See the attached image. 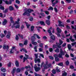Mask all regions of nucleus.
Masks as SVG:
<instances>
[{"instance_id": "obj_1", "label": "nucleus", "mask_w": 76, "mask_h": 76, "mask_svg": "<svg viewBox=\"0 0 76 76\" xmlns=\"http://www.w3.org/2000/svg\"><path fill=\"white\" fill-rule=\"evenodd\" d=\"M60 53L59 54L58 56L57 55H54V57H55V58H58V57H59V58H61L62 59L63 58V57L62 56H64L65 55V53H66V52H63L62 50V49H60Z\"/></svg>"}, {"instance_id": "obj_2", "label": "nucleus", "mask_w": 76, "mask_h": 76, "mask_svg": "<svg viewBox=\"0 0 76 76\" xmlns=\"http://www.w3.org/2000/svg\"><path fill=\"white\" fill-rule=\"evenodd\" d=\"M41 67L42 69H43V67L44 69H48L47 62L46 64H44V62H42L41 64Z\"/></svg>"}, {"instance_id": "obj_3", "label": "nucleus", "mask_w": 76, "mask_h": 76, "mask_svg": "<svg viewBox=\"0 0 76 76\" xmlns=\"http://www.w3.org/2000/svg\"><path fill=\"white\" fill-rule=\"evenodd\" d=\"M34 55L35 56L36 58L35 59L34 61H35V63H37V61L38 63H40V59L38 58V54H34Z\"/></svg>"}, {"instance_id": "obj_4", "label": "nucleus", "mask_w": 76, "mask_h": 76, "mask_svg": "<svg viewBox=\"0 0 76 76\" xmlns=\"http://www.w3.org/2000/svg\"><path fill=\"white\" fill-rule=\"evenodd\" d=\"M34 69L36 72H39L41 70V68L37 67V65L36 64L34 65Z\"/></svg>"}, {"instance_id": "obj_5", "label": "nucleus", "mask_w": 76, "mask_h": 76, "mask_svg": "<svg viewBox=\"0 0 76 76\" xmlns=\"http://www.w3.org/2000/svg\"><path fill=\"white\" fill-rule=\"evenodd\" d=\"M15 28L16 29H17V28H19L20 27V25H18L16 26V23H14L13 25L12 26V28Z\"/></svg>"}, {"instance_id": "obj_6", "label": "nucleus", "mask_w": 76, "mask_h": 76, "mask_svg": "<svg viewBox=\"0 0 76 76\" xmlns=\"http://www.w3.org/2000/svg\"><path fill=\"white\" fill-rule=\"evenodd\" d=\"M9 47L8 45H4L3 46V49L4 50H6V49L7 50H9Z\"/></svg>"}, {"instance_id": "obj_7", "label": "nucleus", "mask_w": 76, "mask_h": 76, "mask_svg": "<svg viewBox=\"0 0 76 76\" xmlns=\"http://www.w3.org/2000/svg\"><path fill=\"white\" fill-rule=\"evenodd\" d=\"M11 32L10 31H8L7 35L6 36V37L8 39H10V35H11Z\"/></svg>"}, {"instance_id": "obj_8", "label": "nucleus", "mask_w": 76, "mask_h": 76, "mask_svg": "<svg viewBox=\"0 0 76 76\" xmlns=\"http://www.w3.org/2000/svg\"><path fill=\"white\" fill-rule=\"evenodd\" d=\"M26 15H27L28 16H30V14L29 13H28V12H27V11H26V12H25L24 13H23V15L24 16H25Z\"/></svg>"}, {"instance_id": "obj_9", "label": "nucleus", "mask_w": 76, "mask_h": 76, "mask_svg": "<svg viewBox=\"0 0 76 76\" xmlns=\"http://www.w3.org/2000/svg\"><path fill=\"white\" fill-rule=\"evenodd\" d=\"M7 21L6 19H4V21L2 22V25H5L7 23Z\"/></svg>"}, {"instance_id": "obj_10", "label": "nucleus", "mask_w": 76, "mask_h": 76, "mask_svg": "<svg viewBox=\"0 0 76 76\" xmlns=\"http://www.w3.org/2000/svg\"><path fill=\"white\" fill-rule=\"evenodd\" d=\"M16 70V68H14L13 69V71L11 72V73L12 74L13 76H14V73H15Z\"/></svg>"}, {"instance_id": "obj_11", "label": "nucleus", "mask_w": 76, "mask_h": 76, "mask_svg": "<svg viewBox=\"0 0 76 76\" xmlns=\"http://www.w3.org/2000/svg\"><path fill=\"white\" fill-rule=\"evenodd\" d=\"M27 11V12H28V13H31L32 11H33V10H31L30 9H25Z\"/></svg>"}, {"instance_id": "obj_12", "label": "nucleus", "mask_w": 76, "mask_h": 76, "mask_svg": "<svg viewBox=\"0 0 76 76\" xmlns=\"http://www.w3.org/2000/svg\"><path fill=\"white\" fill-rule=\"evenodd\" d=\"M59 24L58 25V26H63V27H64V25H62V22L60 21H59Z\"/></svg>"}, {"instance_id": "obj_13", "label": "nucleus", "mask_w": 76, "mask_h": 76, "mask_svg": "<svg viewBox=\"0 0 76 76\" xmlns=\"http://www.w3.org/2000/svg\"><path fill=\"white\" fill-rule=\"evenodd\" d=\"M31 40L32 42L34 41L36 39L35 37L34 36H32L31 37Z\"/></svg>"}, {"instance_id": "obj_14", "label": "nucleus", "mask_w": 76, "mask_h": 76, "mask_svg": "<svg viewBox=\"0 0 76 76\" xmlns=\"http://www.w3.org/2000/svg\"><path fill=\"white\" fill-rule=\"evenodd\" d=\"M16 47H12V48L11 49V50L13 52V53H14V50L15 51H16Z\"/></svg>"}, {"instance_id": "obj_15", "label": "nucleus", "mask_w": 76, "mask_h": 76, "mask_svg": "<svg viewBox=\"0 0 76 76\" xmlns=\"http://www.w3.org/2000/svg\"><path fill=\"white\" fill-rule=\"evenodd\" d=\"M57 31L58 33H61V30L58 27L56 28Z\"/></svg>"}, {"instance_id": "obj_16", "label": "nucleus", "mask_w": 76, "mask_h": 76, "mask_svg": "<svg viewBox=\"0 0 76 76\" xmlns=\"http://www.w3.org/2000/svg\"><path fill=\"white\" fill-rule=\"evenodd\" d=\"M45 22L48 25H50V21L48 20H46Z\"/></svg>"}, {"instance_id": "obj_17", "label": "nucleus", "mask_w": 76, "mask_h": 76, "mask_svg": "<svg viewBox=\"0 0 76 76\" xmlns=\"http://www.w3.org/2000/svg\"><path fill=\"white\" fill-rule=\"evenodd\" d=\"M67 47L69 50H71V48H72V45L70 44L67 45Z\"/></svg>"}, {"instance_id": "obj_18", "label": "nucleus", "mask_w": 76, "mask_h": 76, "mask_svg": "<svg viewBox=\"0 0 76 76\" xmlns=\"http://www.w3.org/2000/svg\"><path fill=\"white\" fill-rule=\"evenodd\" d=\"M59 43L58 44L59 45H61L62 44H63V42L62 40H61L60 39L59 40Z\"/></svg>"}, {"instance_id": "obj_19", "label": "nucleus", "mask_w": 76, "mask_h": 76, "mask_svg": "<svg viewBox=\"0 0 76 76\" xmlns=\"http://www.w3.org/2000/svg\"><path fill=\"white\" fill-rule=\"evenodd\" d=\"M1 70L3 72H6V69L3 68H1Z\"/></svg>"}, {"instance_id": "obj_20", "label": "nucleus", "mask_w": 76, "mask_h": 76, "mask_svg": "<svg viewBox=\"0 0 76 76\" xmlns=\"http://www.w3.org/2000/svg\"><path fill=\"white\" fill-rule=\"evenodd\" d=\"M9 9H10V10L12 11V10H13L14 9H13V7H12V6H10L9 7Z\"/></svg>"}, {"instance_id": "obj_21", "label": "nucleus", "mask_w": 76, "mask_h": 76, "mask_svg": "<svg viewBox=\"0 0 76 76\" xmlns=\"http://www.w3.org/2000/svg\"><path fill=\"white\" fill-rule=\"evenodd\" d=\"M33 35H34V36H35V35H36L37 38H38V39H40L41 38L39 37V35H38L37 34H33Z\"/></svg>"}, {"instance_id": "obj_22", "label": "nucleus", "mask_w": 76, "mask_h": 76, "mask_svg": "<svg viewBox=\"0 0 76 76\" xmlns=\"http://www.w3.org/2000/svg\"><path fill=\"white\" fill-rule=\"evenodd\" d=\"M39 23L42 25H45V24L44 23V21H39Z\"/></svg>"}, {"instance_id": "obj_23", "label": "nucleus", "mask_w": 76, "mask_h": 76, "mask_svg": "<svg viewBox=\"0 0 76 76\" xmlns=\"http://www.w3.org/2000/svg\"><path fill=\"white\" fill-rule=\"evenodd\" d=\"M15 64L16 65V66H17V67H18L19 66V62H18V61H15Z\"/></svg>"}, {"instance_id": "obj_24", "label": "nucleus", "mask_w": 76, "mask_h": 76, "mask_svg": "<svg viewBox=\"0 0 76 76\" xmlns=\"http://www.w3.org/2000/svg\"><path fill=\"white\" fill-rule=\"evenodd\" d=\"M32 44L34 45H37V42H32Z\"/></svg>"}, {"instance_id": "obj_25", "label": "nucleus", "mask_w": 76, "mask_h": 76, "mask_svg": "<svg viewBox=\"0 0 76 76\" xmlns=\"http://www.w3.org/2000/svg\"><path fill=\"white\" fill-rule=\"evenodd\" d=\"M51 39H52L53 40H54L55 39V36L54 35H52L50 37Z\"/></svg>"}, {"instance_id": "obj_26", "label": "nucleus", "mask_w": 76, "mask_h": 76, "mask_svg": "<svg viewBox=\"0 0 76 76\" xmlns=\"http://www.w3.org/2000/svg\"><path fill=\"white\" fill-rule=\"evenodd\" d=\"M20 69L19 68H18L16 70V72L17 73H19V72H20Z\"/></svg>"}, {"instance_id": "obj_27", "label": "nucleus", "mask_w": 76, "mask_h": 76, "mask_svg": "<svg viewBox=\"0 0 76 76\" xmlns=\"http://www.w3.org/2000/svg\"><path fill=\"white\" fill-rule=\"evenodd\" d=\"M10 21L11 23H14V21L13 20V18L12 17H10Z\"/></svg>"}, {"instance_id": "obj_28", "label": "nucleus", "mask_w": 76, "mask_h": 76, "mask_svg": "<svg viewBox=\"0 0 76 76\" xmlns=\"http://www.w3.org/2000/svg\"><path fill=\"white\" fill-rule=\"evenodd\" d=\"M36 28H37V30L38 31V32H39L40 31V30H39V28H42L41 27H36Z\"/></svg>"}, {"instance_id": "obj_29", "label": "nucleus", "mask_w": 76, "mask_h": 76, "mask_svg": "<svg viewBox=\"0 0 76 76\" xmlns=\"http://www.w3.org/2000/svg\"><path fill=\"white\" fill-rule=\"evenodd\" d=\"M55 51L56 53H59L60 50L58 48H57V49L55 50Z\"/></svg>"}, {"instance_id": "obj_30", "label": "nucleus", "mask_w": 76, "mask_h": 76, "mask_svg": "<svg viewBox=\"0 0 76 76\" xmlns=\"http://www.w3.org/2000/svg\"><path fill=\"white\" fill-rule=\"evenodd\" d=\"M34 49L35 52H37V46H35L34 47Z\"/></svg>"}, {"instance_id": "obj_31", "label": "nucleus", "mask_w": 76, "mask_h": 76, "mask_svg": "<svg viewBox=\"0 0 76 76\" xmlns=\"http://www.w3.org/2000/svg\"><path fill=\"white\" fill-rule=\"evenodd\" d=\"M28 44V40H26L25 41L24 43V45H27Z\"/></svg>"}, {"instance_id": "obj_32", "label": "nucleus", "mask_w": 76, "mask_h": 76, "mask_svg": "<svg viewBox=\"0 0 76 76\" xmlns=\"http://www.w3.org/2000/svg\"><path fill=\"white\" fill-rule=\"evenodd\" d=\"M49 57L51 60H54V57L52 56H49Z\"/></svg>"}, {"instance_id": "obj_33", "label": "nucleus", "mask_w": 76, "mask_h": 76, "mask_svg": "<svg viewBox=\"0 0 76 76\" xmlns=\"http://www.w3.org/2000/svg\"><path fill=\"white\" fill-rule=\"evenodd\" d=\"M34 29V26H32L31 28V31H33Z\"/></svg>"}, {"instance_id": "obj_34", "label": "nucleus", "mask_w": 76, "mask_h": 76, "mask_svg": "<svg viewBox=\"0 0 76 76\" xmlns=\"http://www.w3.org/2000/svg\"><path fill=\"white\" fill-rule=\"evenodd\" d=\"M58 66H63V64L62 62H61L58 64Z\"/></svg>"}, {"instance_id": "obj_35", "label": "nucleus", "mask_w": 76, "mask_h": 76, "mask_svg": "<svg viewBox=\"0 0 76 76\" xmlns=\"http://www.w3.org/2000/svg\"><path fill=\"white\" fill-rule=\"evenodd\" d=\"M8 12V9H5V10L3 11V13H7Z\"/></svg>"}, {"instance_id": "obj_36", "label": "nucleus", "mask_w": 76, "mask_h": 76, "mask_svg": "<svg viewBox=\"0 0 76 76\" xmlns=\"http://www.w3.org/2000/svg\"><path fill=\"white\" fill-rule=\"evenodd\" d=\"M19 45L20 47H23V45H23V44L20 43L19 44Z\"/></svg>"}, {"instance_id": "obj_37", "label": "nucleus", "mask_w": 76, "mask_h": 76, "mask_svg": "<svg viewBox=\"0 0 76 76\" xmlns=\"http://www.w3.org/2000/svg\"><path fill=\"white\" fill-rule=\"evenodd\" d=\"M0 9L1 10H4V7L1 6V5H0Z\"/></svg>"}, {"instance_id": "obj_38", "label": "nucleus", "mask_w": 76, "mask_h": 76, "mask_svg": "<svg viewBox=\"0 0 76 76\" xmlns=\"http://www.w3.org/2000/svg\"><path fill=\"white\" fill-rule=\"evenodd\" d=\"M43 49L41 48H39V52H42L43 51Z\"/></svg>"}, {"instance_id": "obj_39", "label": "nucleus", "mask_w": 76, "mask_h": 76, "mask_svg": "<svg viewBox=\"0 0 76 76\" xmlns=\"http://www.w3.org/2000/svg\"><path fill=\"white\" fill-rule=\"evenodd\" d=\"M55 61H59L60 60L59 59V58H55Z\"/></svg>"}, {"instance_id": "obj_40", "label": "nucleus", "mask_w": 76, "mask_h": 76, "mask_svg": "<svg viewBox=\"0 0 76 76\" xmlns=\"http://www.w3.org/2000/svg\"><path fill=\"white\" fill-rule=\"evenodd\" d=\"M47 66L48 67V68H49V67H50L51 66V64H48V63H47Z\"/></svg>"}, {"instance_id": "obj_41", "label": "nucleus", "mask_w": 76, "mask_h": 76, "mask_svg": "<svg viewBox=\"0 0 76 76\" xmlns=\"http://www.w3.org/2000/svg\"><path fill=\"white\" fill-rule=\"evenodd\" d=\"M39 45L40 47H41V48H43V44L41 43L39 44Z\"/></svg>"}, {"instance_id": "obj_42", "label": "nucleus", "mask_w": 76, "mask_h": 76, "mask_svg": "<svg viewBox=\"0 0 76 76\" xmlns=\"http://www.w3.org/2000/svg\"><path fill=\"white\" fill-rule=\"evenodd\" d=\"M25 69H28L29 68V69H30L31 68V66H30L28 65V66H26L25 67Z\"/></svg>"}, {"instance_id": "obj_43", "label": "nucleus", "mask_w": 76, "mask_h": 76, "mask_svg": "<svg viewBox=\"0 0 76 76\" xmlns=\"http://www.w3.org/2000/svg\"><path fill=\"white\" fill-rule=\"evenodd\" d=\"M26 26L27 28H29V26H30V25L29 24H28L26 22Z\"/></svg>"}, {"instance_id": "obj_44", "label": "nucleus", "mask_w": 76, "mask_h": 76, "mask_svg": "<svg viewBox=\"0 0 76 76\" xmlns=\"http://www.w3.org/2000/svg\"><path fill=\"white\" fill-rule=\"evenodd\" d=\"M15 39L17 41H18V39H19V37H18V35H16V37H15Z\"/></svg>"}, {"instance_id": "obj_45", "label": "nucleus", "mask_w": 76, "mask_h": 76, "mask_svg": "<svg viewBox=\"0 0 76 76\" xmlns=\"http://www.w3.org/2000/svg\"><path fill=\"white\" fill-rule=\"evenodd\" d=\"M18 35L19 37H20V38H21L22 39H23V35H20V34H18Z\"/></svg>"}, {"instance_id": "obj_46", "label": "nucleus", "mask_w": 76, "mask_h": 76, "mask_svg": "<svg viewBox=\"0 0 76 76\" xmlns=\"http://www.w3.org/2000/svg\"><path fill=\"white\" fill-rule=\"evenodd\" d=\"M12 64V63L11 62L9 63V64H7V66L8 67H9L11 66V64Z\"/></svg>"}, {"instance_id": "obj_47", "label": "nucleus", "mask_w": 76, "mask_h": 76, "mask_svg": "<svg viewBox=\"0 0 76 76\" xmlns=\"http://www.w3.org/2000/svg\"><path fill=\"white\" fill-rule=\"evenodd\" d=\"M53 9H54L53 8V7H49V9H48V10H53Z\"/></svg>"}, {"instance_id": "obj_48", "label": "nucleus", "mask_w": 76, "mask_h": 76, "mask_svg": "<svg viewBox=\"0 0 76 76\" xmlns=\"http://www.w3.org/2000/svg\"><path fill=\"white\" fill-rule=\"evenodd\" d=\"M66 65H67V66H68L69 64V61H67L66 62Z\"/></svg>"}, {"instance_id": "obj_49", "label": "nucleus", "mask_w": 76, "mask_h": 76, "mask_svg": "<svg viewBox=\"0 0 76 76\" xmlns=\"http://www.w3.org/2000/svg\"><path fill=\"white\" fill-rule=\"evenodd\" d=\"M23 51H24V52H25V53H27V51L26 50V49H25V48H23Z\"/></svg>"}, {"instance_id": "obj_50", "label": "nucleus", "mask_w": 76, "mask_h": 76, "mask_svg": "<svg viewBox=\"0 0 76 76\" xmlns=\"http://www.w3.org/2000/svg\"><path fill=\"white\" fill-rule=\"evenodd\" d=\"M35 76H42V75H41L37 74V73H35Z\"/></svg>"}, {"instance_id": "obj_51", "label": "nucleus", "mask_w": 76, "mask_h": 76, "mask_svg": "<svg viewBox=\"0 0 76 76\" xmlns=\"http://www.w3.org/2000/svg\"><path fill=\"white\" fill-rule=\"evenodd\" d=\"M4 36H5L3 34H1L0 35V36L1 38H3V37H4Z\"/></svg>"}, {"instance_id": "obj_52", "label": "nucleus", "mask_w": 76, "mask_h": 76, "mask_svg": "<svg viewBox=\"0 0 76 76\" xmlns=\"http://www.w3.org/2000/svg\"><path fill=\"white\" fill-rule=\"evenodd\" d=\"M15 2L17 4H19L20 3V1L19 0H16Z\"/></svg>"}, {"instance_id": "obj_53", "label": "nucleus", "mask_w": 76, "mask_h": 76, "mask_svg": "<svg viewBox=\"0 0 76 76\" xmlns=\"http://www.w3.org/2000/svg\"><path fill=\"white\" fill-rule=\"evenodd\" d=\"M40 15H41L42 16H43V17H44V16H45V15L42 12H41L40 13Z\"/></svg>"}, {"instance_id": "obj_54", "label": "nucleus", "mask_w": 76, "mask_h": 76, "mask_svg": "<svg viewBox=\"0 0 76 76\" xmlns=\"http://www.w3.org/2000/svg\"><path fill=\"white\" fill-rule=\"evenodd\" d=\"M39 55L40 56H41L43 58H44V55L42 54H40Z\"/></svg>"}, {"instance_id": "obj_55", "label": "nucleus", "mask_w": 76, "mask_h": 76, "mask_svg": "<svg viewBox=\"0 0 76 76\" xmlns=\"http://www.w3.org/2000/svg\"><path fill=\"white\" fill-rule=\"evenodd\" d=\"M54 10H55V12H58V10H57V8L55 7L54 8Z\"/></svg>"}, {"instance_id": "obj_56", "label": "nucleus", "mask_w": 76, "mask_h": 76, "mask_svg": "<svg viewBox=\"0 0 76 76\" xmlns=\"http://www.w3.org/2000/svg\"><path fill=\"white\" fill-rule=\"evenodd\" d=\"M75 44H76V42H75L71 43V45H72V46H74Z\"/></svg>"}, {"instance_id": "obj_57", "label": "nucleus", "mask_w": 76, "mask_h": 76, "mask_svg": "<svg viewBox=\"0 0 76 76\" xmlns=\"http://www.w3.org/2000/svg\"><path fill=\"white\" fill-rule=\"evenodd\" d=\"M59 45L58 44H57V46L58 47V48H61V46H60L59 45Z\"/></svg>"}, {"instance_id": "obj_58", "label": "nucleus", "mask_w": 76, "mask_h": 76, "mask_svg": "<svg viewBox=\"0 0 76 76\" xmlns=\"http://www.w3.org/2000/svg\"><path fill=\"white\" fill-rule=\"evenodd\" d=\"M45 12L46 15H48V14H49V12H48L47 11H45Z\"/></svg>"}, {"instance_id": "obj_59", "label": "nucleus", "mask_w": 76, "mask_h": 76, "mask_svg": "<svg viewBox=\"0 0 76 76\" xmlns=\"http://www.w3.org/2000/svg\"><path fill=\"white\" fill-rule=\"evenodd\" d=\"M0 17L1 18H3V15L2 13H0Z\"/></svg>"}, {"instance_id": "obj_60", "label": "nucleus", "mask_w": 76, "mask_h": 76, "mask_svg": "<svg viewBox=\"0 0 76 76\" xmlns=\"http://www.w3.org/2000/svg\"><path fill=\"white\" fill-rule=\"evenodd\" d=\"M73 11L72 10H71L69 12V13H70V14H73Z\"/></svg>"}, {"instance_id": "obj_61", "label": "nucleus", "mask_w": 76, "mask_h": 76, "mask_svg": "<svg viewBox=\"0 0 76 76\" xmlns=\"http://www.w3.org/2000/svg\"><path fill=\"white\" fill-rule=\"evenodd\" d=\"M52 72L53 74H56V71H55V70H54V69H53L52 71Z\"/></svg>"}, {"instance_id": "obj_62", "label": "nucleus", "mask_w": 76, "mask_h": 76, "mask_svg": "<svg viewBox=\"0 0 76 76\" xmlns=\"http://www.w3.org/2000/svg\"><path fill=\"white\" fill-rule=\"evenodd\" d=\"M26 60H27L26 58L25 57H24L23 62L24 63Z\"/></svg>"}, {"instance_id": "obj_63", "label": "nucleus", "mask_w": 76, "mask_h": 76, "mask_svg": "<svg viewBox=\"0 0 76 76\" xmlns=\"http://www.w3.org/2000/svg\"><path fill=\"white\" fill-rule=\"evenodd\" d=\"M53 50V49L52 48H50L49 49V51L50 52H52Z\"/></svg>"}, {"instance_id": "obj_64", "label": "nucleus", "mask_w": 76, "mask_h": 76, "mask_svg": "<svg viewBox=\"0 0 76 76\" xmlns=\"http://www.w3.org/2000/svg\"><path fill=\"white\" fill-rule=\"evenodd\" d=\"M66 45V43H64V44H62V46L63 47H65Z\"/></svg>"}]
</instances>
